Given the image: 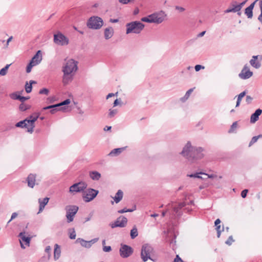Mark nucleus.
I'll return each instance as SVG.
<instances>
[{"label": "nucleus", "mask_w": 262, "mask_h": 262, "mask_svg": "<svg viewBox=\"0 0 262 262\" xmlns=\"http://www.w3.org/2000/svg\"><path fill=\"white\" fill-rule=\"evenodd\" d=\"M112 250V248L110 246H104L103 247V251L105 252H109Z\"/></svg>", "instance_id": "864d4df0"}, {"label": "nucleus", "mask_w": 262, "mask_h": 262, "mask_svg": "<svg viewBox=\"0 0 262 262\" xmlns=\"http://www.w3.org/2000/svg\"><path fill=\"white\" fill-rule=\"evenodd\" d=\"M155 252L154 248L148 244H145L142 245L141 251V257L144 262H146L153 255Z\"/></svg>", "instance_id": "7ed1b4c3"}, {"label": "nucleus", "mask_w": 262, "mask_h": 262, "mask_svg": "<svg viewBox=\"0 0 262 262\" xmlns=\"http://www.w3.org/2000/svg\"><path fill=\"white\" fill-rule=\"evenodd\" d=\"M204 68L205 67L204 66L200 64H197L194 67L195 70L196 72L199 71L201 69H204Z\"/></svg>", "instance_id": "6e6d98bb"}, {"label": "nucleus", "mask_w": 262, "mask_h": 262, "mask_svg": "<svg viewBox=\"0 0 262 262\" xmlns=\"http://www.w3.org/2000/svg\"><path fill=\"white\" fill-rule=\"evenodd\" d=\"M55 107H58L57 104L44 107L43 108V110H48V109H51V108H55Z\"/></svg>", "instance_id": "5fc2aeb1"}, {"label": "nucleus", "mask_w": 262, "mask_h": 262, "mask_svg": "<svg viewBox=\"0 0 262 262\" xmlns=\"http://www.w3.org/2000/svg\"><path fill=\"white\" fill-rule=\"evenodd\" d=\"M99 238H95L94 239H92V240L90 241L89 242L90 245H91V247L92 246V245L96 243L98 241Z\"/></svg>", "instance_id": "0e129e2a"}, {"label": "nucleus", "mask_w": 262, "mask_h": 262, "mask_svg": "<svg viewBox=\"0 0 262 262\" xmlns=\"http://www.w3.org/2000/svg\"><path fill=\"white\" fill-rule=\"evenodd\" d=\"M77 64V61L71 59L67 61L64 66L63 67L62 71L66 72V74H73V73L76 72L78 69Z\"/></svg>", "instance_id": "6e6552de"}, {"label": "nucleus", "mask_w": 262, "mask_h": 262, "mask_svg": "<svg viewBox=\"0 0 262 262\" xmlns=\"http://www.w3.org/2000/svg\"><path fill=\"white\" fill-rule=\"evenodd\" d=\"M138 235V230L136 226H134L130 231V237L132 239L135 238Z\"/></svg>", "instance_id": "f704fd0d"}, {"label": "nucleus", "mask_w": 262, "mask_h": 262, "mask_svg": "<svg viewBox=\"0 0 262 262\" xmlns=\"http://www.w3.org/2000/svg\"><path fill=\"white\" fill-rule=\"evenodd\" d=\"M88 184L86 182L80 181L71 186L69 188V192L73 194L78 192H82L83 194Z\"/></svg>", "instance_id": "423d86ee"}, {"label": "nucleus", "mask_w": 262, "mask_h": 262, "mask_svg": "<svg viewBox=\"0 0 262 262\" xmlns=\"http://www.w3.org/2000/svg\"><path fill=\"white\" fill-rule=\"evenodd\" d=\"M253 75V72L250 71L249 67L245 65L242 70L238 76L242 79H247Z\"/></svg>", "instance_id": "ddd939ff"}, {"label": "nucleus", "mask_w": 262, "mask_h": 262, "mask_svg": "<svg viewBox=\"0 0 262 262\" xmlns=\"http://www.w3.org/2000/svg\"><path fill=\"white\" fill-rule=\"evenodd\" d=\"M33 83H36V82L35 81H34V80H30L29 81V83H28V82H27L26 83V84H25V90H26V92L27 93H30L32 91V85Z\"/></svg>", "instance_id": "c85d7f7f"}, {"label": "nucleus", "mask_w": 262, "mask_h": 262, "mask_svg": "<svg viewBox=\"0 0 262 262\" xmlns=\"http://www.w3.org/2000/svg\"><path fill=\"white\" fill-rule=\"evenodd\" d=\"M262 110L260 108L257 109L255 112L252 114L250 118V122L254 123L256 122L259 119V116L261 114Z\"/></svg>", "instance_id": "dca6fc26"}, {"label": "nucleus", "mask_w": 262, "mask_h": 262, "mask_svg": "<svg viewBox=\"0 0 262 262\" xmlns=\"http://www.w3.org/2000/svg\"><path fill=\"white\" fill-rule=\"evenodd\" d=\"M104 38L105 39L111 38L114 34V30L112 27H110L104 29Z\"/></svg>", "instance_id": "412c9836"}, {"label": "nucleus", "mask_w": 262, "mask_h": 262, "mask_svg": "<svg viewBox=\"0 0 262 262\" xmlns=\"http://www.w3.org/2000/svg\"><path fill=\"white\" fill-rule=\"evenodd\" d=\"M31 108V105L24 103H21L19 106V109L20 111L24 112Z\"/></svg>", "instance_id": "72a5a7b5"}, {"label": "nucleus", "mask_w": 262, "mask_h": 262, "mask_svg": "<svg viewBox=\"0 0 262 262\" xmlns=\"http://www.w3.org/2000/svg\"><path fill=\"white\" fill-rule=\"evenodd\" d=\"M220 223H221V220L219 219H216L214 222V224H215V226L220 225L219 224Z\"/></svg>", "instance_id": "774afa93"}, {"label": "nucleus", "mask_w": 262, "mask_h": 262, "mask_svg": "<svg viewBox=\"0 0 262 262\" xmlns=\"http://www.w3.org/2000/svg\"><path fill=\"white\" fill-rule=\"evenodd\" d=\"M63 75L62 77V82L64 85H67L69 83V82L72 81L73 75V74L70 73L66 74V72H63Z\"/></svg>", "instance_id": "f3484780"}, {"label": "nucleus", "mask_w": 262, "mask_h": 262, "mask_svg": "<svg viewBox=\"0 0 262 262\" xmlns=\"http://www.w3.org/2000/svg\"><path fill=\"white\" fill-rule=\"evenodd\" d=\"M258 55L253 56L252 58L250 60V64L256 69H258L260 67L261 64L258 61H256L258 59Z\"/></svg>", "instance_id": "5701e85b"}, {"label": "nucleus", "mask_w": 262, "mask_h": 262, "mask_svg": "<svg viewBox=\"0 0 262 262\" xmlns=\"http://www.w3.org/2000/svg\"><path fill=\"white\" fill-rule=\"evenodd\" d=\"M49 93V91L48 89L46 88H43L42 89H40L39 91V94H44L46 95H48Z\"/></svg>", "instance_id": "49530a36"}, {"label": "nucleus", "mask_w": 262, "mask_h": 262, "mask_svg": "<svg viewBox=\"0 0 262 262\" xmlns=\"http://www.w3.org/2000/svg\"><path fill=\"white\" fill-rule=\"evenodd\" d=\"M63 110V107H55L53 108H51L50 112L51 114H54L56 112Z\"/></svg>", "instance_id": "603ef678"}, {"label": "nucleus", "mask_w": 262, "mask_h": 262, "mask_svg": "<svg viewBox=\"0 0 262 262\" xmlns=\"http://www.w3.org/2000/svg\"><path fill=\"white\" fill-rule=\"evenodd\" d=\"M36 176L33 174H30L27 179L28 185L31 188H33L35 185Z\"/></svg>", "instance_id": "a211bd4d"}, {"label": "nucleus", "mask_w": 262, "mask_h": 262, "mask_svg": "<svg viewBox=\"0 0 262 262\" xmlns=\"http://www.w3.org/2000/svg\"><path fill=\"white\" fill-rule=\"evenodd\" d=\"M204 174L207 175V174H206L205 173L196 172V173H194V174H188L187 176L189 177H190V178H199V179H202V178L200 176V174Z\"/></svg>", "instance_id": "a19ab883"}, {"label": "nucleus", "mask_w": 262, "mask_h": 262, "mask_svg": "<svg viewBox=\"0 0 262 262\" xmlns=\"http://www.w3.org/2000/svg\"><path fill=\"white\" fill-rule=\"evenodd\" d=\"M133 249L129 246L121 244L119 250L120 255L122 258H127L133 253Z\"/></svg>", "instance_id": "9d476101"}, {"label": "nucleus", "mask_w": 262, "mask_h": 262, "mask_svg": "<svg viewBox=\"0 0 262 262\" xmlns=\"http://www.w3.org/2000/svg\"><path fill=\"white\" fill-rule=\"evenodd\" d=\"M231 6L232 7V10L233 12H238V14L240 15L241 12H239V11L241 10L240 7L238 6V5L237 4V3L236 1H233L232 2Z\"/></svg>", "instance_id": "7c9ffc66"}, {"label": "nucleus", "mask_w": 262, "mask_h": 262, "mask_svg": "<svg viewBox=\"0 0 262 262\" xmlns=\"http://www.w3.org/2000/svg\"><path fill=\"white\" fill-rule=\"evenodd\" d=\"M252 98L250 96L247 95L246 96V101L248 104L252 102Z\"/></svg>", "instance_id": "052dcab7"}, {"label": "nucleus", "mask_w": 262, "mask_h": 262, "mask_svg": "<svg viewBox=\"0 0 262 262\" xmlns=\"http://www.w3.org/2000/svg\"><path fill=\"white\" fill-rule=\"evenodd\" d=\"M35 66H36V64H35L33 62L30 61L27 67L26 72L27 73H29L31 71L32 67Z\"/></svg>", "instance_id": "37998d69"}, {"label": "nucleus", "mask_w": 262, "mask_h": 262, "mask_svg": "<svg viewBox=\"0 0 262 262\" xmlns=\"http://www.w3.org/2000/svg\"><path fill=\"white\" fill-rule=\"evenodd\" d=\"M248 192V189H244L241 192V196L243 198H245L247 196V193Z\"/></svg>", "instance_id": "13d9d810"}, {"label": "nucleus", "mask_w": 262, "mask_h": 262, "mask_svg": "<svg viewBox=\"0 0 262 262\" xmlns=\"http://www.w3.org/2000/svg\"><path fill=\"white\" fill-rule=\"evenodd\" d=\"M194 88L190 89L188 91H187L185 95V96L181 98V100L182 101L184 102L189 97L190 94L193 92Z\"/></svg>", "instance_id": "e433bc0d"}, {"label": "nucleus", "mask_w": 262, "mask_h": 262, "mask_svg": "<svg viewBox=\"0 0 262 262\" xmlns=\"http://www.w3.org/2000/svg\"><path fill=\"white\" fill-rule=\"evenodd\" d=\"M17 213L16 212H14L12 214L10 220L8 221V224L12 220L14 219L17 216Z\"/></svg>", "instance_id": "680f3d73"}, {"label": "nucleus", "mask_w": 262, "mask_h": 262, "mask_svg": "<svg viewBox=\"0 0 262 262\" xmlns=\"http://www.w3.org/2000/svg\"><path fill=\"white\" fill-rule=\"evenodd\" d=\"M127 34L134 33L139 34L144 29L145 25L139 21H134L127 23L126 25Z\"/></svg>", "instance_id": "f03ea898"}, {"label": "nucleus", "mask_w": 262, "mask_h": 262, "mask_svg": "<svg viewBox=\"0 0 262 262\" xmlns=\"http://www.w3.org/2000/svg\"><path fill=\"white\" fill-rule=\"evenodd\" d=\"M260 137H262V135L253 137L249 144V146H251L252 144L256 142L258 138Z\"/></svg>", "instance_id": "79ce46f5"}, {"label": "nucleus", "mask_w": 262, "mask_h": 262, "mask_svg": "<svg viewBox=\"0 0 262 262\" xmlns=\"http://www.w3.org/2000/svg\"><path fill=\"white\" fill-rule=\"evenodd\" d=\"M246 94V91H244V92H242L241 93H240L238 95V96H237V100L236 104V107H237V106H238L239 105L241 101V100L245 96Z\"/></svg>", "instance_id": "c9c22d12"}, {"label": "nucleus", "mask_w": 262, "mask_h": 262, "mask_svg": "<svg viewBox=\"0 0 262 262\" xmlns=\"http://www.w3.org/2000/svg\"><path fill=\"white\" fill-rule=\"evenodd\" d=\"M203 151V148L201 147L192 146L190 142L188 141L180 154L189 161H193L203 158L204 156Z\"/></svg>", "instance_id": "f257e3e1"}, {"label": "nucleus", "mask_w": 262, "mask_h": 262, "mask_svg": "<svg viewBox=\"0 0 262 262\" xmlns=\"http://www.w3.org/2000/svg\"><path fill=\"white\" fill-rule=\"evenodd\" d=\"M38 118V115L33 116L31 115L28 118H26L28 125L29 126L28 128V132L32 133L33 132L34 128L35 127L34 123Z\"/></svg>", "instance_id": "4468645a"}, {"label": "nucleus", "mask_w": 262, "mask_h": 262, "mask_svg": "<svg viewBox=\"0 0 262 262\" xmlns=\"http://www.w3.org/2000/svg\"><path fill=\"white\" fill-rule=\"evenodd\" d=\"M119 1V2L122 4H127L130 2H131V1L132 0H118Z\"/></svg>", "instance_id": "e2e57ef3"}, {"label": "nucleus", "mask_w": 262, "mask_h": 262, "mask_svg": "<svg viewBox=\"0 0 262 262\" xmlns=\"http://www.w3.org/2000/svg\"><path fill=\"white\" fill-rule=\"evenodd\" d=\"M11 64H7L4 68H2L0 70V75L1 76H5L6 75L7 73V71L8 70V68H9Z\"/></svg>", "instance_id": "58836bf2"}, {"label": "nucleus", "mask_w": 262, "mask_h": 262, "mask_svg": "<svg viewBox=\"0 0 262 262\" xmlns=\"http://www.w3.org/2000/svg\"><path fill=\"white\" fill-rule=\"evenodd\" d=\"M259 7H260L261 13L258 17V19L262 24V0H261L259 3Z\"/></svg>", "instance_id": "8fccbe9b"}, {"label": "nucleus", "mask_w": 262, "mask_h": 262, "mask_svg": "<svg viewBox=\"0 0 262 262\" xmlns=\"http://www.w3.org/2000/svg\"><path fill=\"white\" fill-rule=\"evenodd\" d=\"M139 13V10L138 8H136L133 12V14L135 15H137Z\"/></svg>", "instance_id": "69168bd1"}, {"label": "nucleus", "mask_w": 262, "mask_h": 262, "mask_svg": "<svg viewBox=\"0 0 262 262\" xmlns=\"http://www.w3.org/2000/svg\"><path fill=\"white\" fill-rule=\"evenodd\" d=\"M49 199L47 197L45 198L42 200L40 199L38 200L39 203V208L38 214L41 212L44 209L45 206L48 204Z\"/></svg>", "instance_id": "4be33fe9"}, {"label": "nucleus", "mask_w": 262, "mask_h": 262, "mask_svg": "<svg viewBox=\"0 0 262 262\" xmlns=\"http://www.w3.org/2000/svg\"><path fill=\"white\" fill-rule=\"evenodd\" d=\"M98 193V190L91 188H86L82 194V198L85 202L88 203L93 201Z\"/></svg>", "instance_id": "39448f33"}, {"label": "nucleus", "mask_w": 262, "mask_h": 262, "mask_svg": "<svg viewBox=\"0 0 262 262\" xmlns=\"http://www.w3.org/2000/svg\"><path fill=\"white\" fill-rule=\"evenodd\" d=\"M118 111L116 109L112 110L110 109L108 116L110 118H112L117 113Z\"/></svg>", "instance_id": "a18cd8bd"}, {"label": "nucleus", "mask_w": 262, "mask_h": 262, "mask_svg": "<svg viewBox=\"0 0 262 262\" xmlns=\"http://www.w3.org/2000/svg\"><path fill=\"white\" fill-rule=\"evenodd\" d=\"M51 251V248L50 246H49L46 247V248L45 249V251L47 253H50Z\"/></svg>", "instance_id": "338daca9"}, {"label": "nucleus", "mask_w": 262, "mask_h": 262, "mask_svg": "<svg viewBox=\"0 0 262 262\" xmlns=\"http://www.w3.org/2000/svg\"><path fill=\"white\" fill-rule=\"evenodd\" d=\"M234 239H233V237L232 235L230 236L228 239L225 242V243L228 245H231L232 243L234 242Z\"/></svg>", "instance_id": "3c124183"}, {"label": "nucleus", "mask_w": 262, "mask_h": 262, "mask_svg": "<svg viewBox=\"0 0 262 262\" xmlns=\"http://www.w3.org/2000/svg\"><path fill=\"white\" fill-rule=\"evenodd\" d=\"M30 98L29 97H24V96H20V98H19V101H20L21 102V103H24V102L29 99Z\"/></svg>", "instance_id": "bf43d9fd"}, {"label": "nucleus", "mask_w": 262, "mask_h": 262, "mask_svg": "<svg viewBox=\"0 0 262 262\" xmlns=\"http://www.w3.org/2000/svg\"><path fill=\"white\" fill-rule=\"evenodd\" d=\"M127 223V219L124 216L121 215L117 219V220L114 222L110 224V226L112 228H115L116 227H125Z\"/></svg>", "instance_id": "f8f14e48"}, {"label": "nucleus", "mask_w": 262, "mask_h": 262, "mask_svg": "<svg viewBox=\"0 0 262 262\" xmlns=\"http://www.w3.org/2000/svg\"><path fill=\"white\" fill-rule=\"evenodd\" d=\"M216 231H217V237L218 238H219L221 236V232L222 231H223V228H222V229L221 230V226L220 225H219V226H216Z\"/></svg>", "instance_id": "09e8293b"}, {"label": "nucleus", "mask_w": 262, "mask_h": 262, "mask_svg": "<svg viewBox=\"0 0 262 262\" xmlns=\"http://www.w3.org/2000/svg\"><path fill=\"white\" fill-rule=\"evenodd\" d=\"M135 210H136V206H134L132 209H126V208H123L122 209L119 210L118 211V213H125V212H131L134 211Z\"/></svg>", "instance_id": "4c0bfd02"}, {"label": "nucleus", "mask_w": 262, "mask_h": 262, "mask_svg": "<svg viewBox=\"0 0 262 262\" xmlns=\"http://www.w3.org/2000/svg\"><path fill=\"white\" fill-rule=\"evenodd\" d=\"M53 40L55 44L61 46H66L69 42L68 38L60 32H58L57 34L54 35Z\"/></svg>", "instance_id": "1a4fd4ad"}, {"label": "nucleus", "mask_w": 262, "mask_h": 262, "mask_svg": "<svg viewBox=\"0 0 262 262\" xmlns=\"http://www.w3.org/2000/svg\"><path fill=\"white\" fill-rule=\"evenodd\" d=\"M256 1L252 3L250 5L245 9V14L247 15L248 18H251L253 16V9Z\"/></svg>", "instance_id": "6ab92c4d"}, {"label": "nucleus", "mask_w": 262, "mask_h": 262, "mask_svg": "<svg viewBox=\"0 0 262 262\" xmlns=\"http://www.w3.org/2000/svg\"><path fill=\"white\" fill-rule=\"evenodd\" d=\"M20 95H18L16 92L13 93L10 95V97L13 100H19Z\"/></svg>", "instance_id": "c03bdc74"}, {"label": "nucleus", "mask_w": 262, "mask_h": 262, "mask_svg": "<svg viewBox=\"0 0 262 262\" xmlns=\"http://www.w3.org/2000/svg\"><path fill=\"white\" fill-rule=\"evenodd\" d=\"M42 60V55L41 52L40 50H38L35 55L32 57L31 60V62H33V63H35V64H38L40 63Z\"/></svg>", "instance_id": "2eb2a0df"}, {"label": "nucleus", "mask_w": 262, "mask_h": 262, "mask_svg": "<svg viewBox=\"0 0 262 262\" xmlns=\"http://www.w3.org/2000/svg\"><path fill=\"white\" fill-rule=\"evenodd\" d=\"M61 250L60 246L56 244L54 246V258L55 260L59 259L60 256Z\"/></svg>", "instance_id": "b1692460"}, {"label": "nucleus", "mask_w": 262, "mask_h": 262, "mask_svg": "<svg viewBox=\"0 0 262 262\" xmlns=\"http://www.w3.org/2000/svg\"><path fill=\"white\" fill-rule=\"evenodd\" d=\"M79 207L76 205H67L65 207L66 211V217L68 223H71L73 221L74 216L77 213Z\"/></svg>", "instance_id": "0eeeda50"}, {"label": "nucleus", "mask_w": 262, "mask_h": 262, "mask_svg": "<svg viewBox=\"0 0 262 262\" xmlns=\"http://www.w3.org/2000/svg\"><path fill=\"white\" fill-rule=\"evenodd\" d=\"M76 236V232L74 230V229H73V231L70 234V238L71 239H75Z\"/></svg>", "instance_id": "4d7b16f0"}, {"label": "nucleus", "mask_w": 262, "mask_h": 262, "mask_svg": "<svg viewBox=\"0 0 262 262\" xmlns=\"http://www.w3.org/2000/svg\"><path fill=\"white\" fill-rule=\"evenodd\" d=\"M28 123H27V120L25 119L17 122L15 124V126L17 127L26 128L27 129V131L28 132V128H29V126H28Z\"/></svg>", "instance_id": "bb28decb"}, {"label": "nucleus", "mask_w": 262, "mask_h": 262, "mask_svg": "<svg viewBox=\"0 0 262 262\" xmlns=\"http://www.w3.org/2000/svg\"><path fill=\"white\" fill-rule=\"evenodd\" d=\"M185 206V203L182 202L179 203L177 206H173V211L178 216L180 217L182 215L181 209Z\"/></svg>", "instance_id": "aec40b11"}, {"label": "nucleus", "mask_w": 262, "mask_h": 262, "mask_svg": "<svg viewBox=\"0 0 262 262\" xmlns=\"http://www.w3.org/2000/svg\"><path fill=\"white\" fill-rule=\"evenodd\" d=\"M90 176L93 180H98L101 177V174L96 171H94L90 173Z\"/></svg>", "instance_id": "c756f323"}, {"label": "nucleus", "mask_w": 262, "mask_h": 262, "mask_svg": "<svg viewBox=\"0 0 262 262\" xmlns=\"http://www.w3.org/2000/svg\"><path fill=\"white\" fill-rule=\"evenodd\" d=\"M86 25L90 29L98 30L103 25V21L101 17L94 16L88 19Z\"/></svg>", "instance_id": "20e7f679"}, {"label": "nucleus", "mask_w": 262, "mask_h": 262, "mask_svg": "<svg viewBox=\"0 0 262 262\" xmlns=\"http://www.w3.org/2000/svg\"><path fill=\"white\" fill-rule=\"evenodd\" d=\"M166 16L165 12L162 10L153 13L152 23L161 24L164 21Z\"/></svg>", "instance_id": "9b49d317"}, {"label": "nucleus", "mask_w": 262, "mask_h": 262, "mask_svg": "<svg viewBox=\"0 0 262 262\" xmlns=\"http://www.w3.org/2000/svg\"><path fill=\"white\" fill-rule=\"evenodd\" d=\"M124 149L123 147L114 149L110 152L108 155L111 156H118L124 150Z\"/></svg>", "instance_id": "cd10ccee"}, {"label": "nucleus", "mask_w": 262, "mask_h": 262, "mask_svg": "<svg viewBox=\"0 0 262 262\" xmlns=\"http://www.w3.org/2000/svg\"><path fill=\"white\" fill-rule=\"evenodd\" d=\"M237 122H234L232 123V124L231 126V127L230 129L229 130V133H232L233 132L234 130L237 127Z\"/></svg>", "instance_id": "de8ad7c7"}, {"label": "nucleus", "mask_w": 262, "mask_h": 262, "mask_svg": "<svg viewBox=\"0 0 262 262\" xmlns=\"http://www.w3.org/2000/svg\"><path fill=\"white\" fill-rule=\"evenodd\" d=\"M153 13L148 15L147 16L143 17L141 18V21L148 23H152Z\"/></svg>", "instance_id": "473e14b6"}, {"label": "nucleus", "mask_w": 262, "mask_h": 262, "mask_svg": "<svg viewBox=\"0 0 262 262\" xmlns=\"http://www.w3.org/2000/svg\"><path fill=\"white\" fill-rule=\"evenodd\" d=\"M18 236L23 241L25 242L26 245L29 246L30 242L31 240V238L30 237H26L25 235V233L24 232H20Z\"/></svg>", "instance_id": "2f4dec72"}, {"label": "nucleus", "mask_w": 262, "mask_h": 262, "mask_svg": "<svg viewBox=\"0 0 262 262\" xmlns=\"http://www.w3.org/2000/svg\"><path fill=\"white\" fill-rule=\"evenodd\" d=\"M123 193L121 190H118L115 196L113 198L115 202L118 203L123 198Z\"/></svg>", "instance_id": "a878e982"}, {"label": "nucleus", "mask_w": 262, "mask_h": 262, "mask_svg": "<svg viewBox=\"0 0 262 262\" xmlns=\"http://www.w3.org/2000/svg\"><path fill=\"white\" fill-rule=\"evenodd\" d=\"M70 100L69 99H66L65 100H64L63 101L60 102V103H59L57 104L58 105V107H62V106L63 105H68L70 103ZM63 107V110L65 109V107Z\"/></svg>", "instance_id": "ea45409f"}, {"label": "nucleus", "mask_w": 262, "mask_h": 262, "mask_svg": "<svg viewBox=\"0 0 262 262\" xmlns=\"http://www.w3.org/2000/svg\"><path fill=\"white\" fill-rule=\"evenodd\" d=\"M76 242L80 243V245L83 247L86 248H90L91 247V245L90 244V242H89V241H85L82 238H78L76 239Z\"/></svg>", "instance_id": "393cba45"}]
</instances>
